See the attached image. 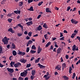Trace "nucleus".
Listing matches in <instances>:
<instances>
[{"label": "nucleus", "mask_w": 80, "mask_h": 80, "mask_svg": "<svg viewBox=\"0 0 80 80\" xmlns=\"http://www.w3.org/2000/svg\"><path fill=\"white\" fill-rule=\"evenodd\" d=\"M9 40H10V38H7L6 37H5L4 38H2V41L4 43V45H7Z\"/></svg>", "instance_id": "1"}, {"label": "nucleus", "mask_w": 80, "mask_h": 80, "mask_svg": "<svg viewBox=\"0 0 80 80\" xmlns=\"http://www.w3.org/2000/svg\"><path fill=\"white\" fill-rule=\"evenodd\" d=\"M71 21L72 23H74L75 25H77V23H78V21H77L76 20L73 19H72L71 20Z\"/></svg>", "instance_id": "2"}, {"label": "nucleus", "mask_w": 80, "mask_h": 80, "mask_svg": "<svg viewBox=\"0 0 80 80\" xmlns=\"http://www.w3.org/2000/svg\"><path fill=\"white\" fill-rule=\"evenodd\" d=\"M18 52L17 53L19 55H22V56H23V55H25V52H22L20 51L19 50L18 51Z\"/></svg>", "instance_id": "3"}, {"label": "nucleus", "mask_w": 80, "mask_h": 80, "mask_svg": "<svg viewBox=\"0 0 80 80\" xmlns=\"http://www.w3.org/2000/svg\"><path fill=\"white\" fill-rule=\"evenodd\" d=\"M7 70L8 72H10V73H13V72H14L13 68H7Z\"/></svg>", "instance_id": "4"}, {"label": "nucleus", "mask_w": 80, "mask_h": 80, "mask_svg": "<svg viewBox=\"0 0 80 80\" xmlns=\"http://www.w3.org/2000/svg\"><path fill=\"white\" fill-rule=\"evenodd\" d=\"M19 62H20L23 63H25L27 62V59L25 60V59L24 58H21L20 59Z\"/></svg>", "instance_id": "5"}, {"label": "nucleus", "mask_w": 80, "mask_h": 80, "mask_svg": "<svg viewBox=\"0 0 80 80\" xmlns=\"http://www.w3.org/2000/svg\"><path fill=\"white\" fill-rule=\"evenodd\" d=\"M26 25L27 26H30L32 25H33V22L32 21H31L28 22L26 23Z\"/></svg>", "instance_id": "6"}, {"label": "nucleus", "mask_w": 80, "mask_h": 80, "mask_svg": "<svg viewBox=\"0 0 80 80\" xmlns=\"http://www.w3.org/2000/svg\"><path fill=\"white\" fill-rule=\"evenodd\" d=\"M42 50V48H40V46H39L38 47V54H40V53L41 52V51Z\"/></svg>", "instance_id": "7"}, {"label": "nucleus", "mask_w": 80, "mask_h": 80, "mask_svg": "<svg viewBox=\"0 0 80 80\" xmlns=\"http://www.w3.org/2000/svg\"><path fill=\"white\" fill-rule=\"evenodd\" d=\"M8 32H11L12 33H15V31L14 30L12 29V28H10L8 30Z\"/></svg>", "instance_id": "8"}, {"label": "nucleus", "mask_w": 80, "mask_h": 80, "mask_svg": "<svg viewBox=\"0 0 80 80\" xmlns=\"http://www.w3.org/2000/svg\"><path fill=\"white\" fill-rule=\"evenodd\" d=\"M62 70L63 71L65 68H66V67L67 66L66 65V63H63L62 64Z\"/></svg>", "instance_id": "9"}, {"label": "nucleus", "mask_w": 80, "mask_h": 80, "mask_svg": "<svg viewBox=\"0 0 80 80\" xmlns=\"http://www.w3.org/2000/svg\"><path fill=\"white\" fill-rule=\"evenodd\" d=\"M38 65H39V67L40 68H45V66H43L42 65H41L40 63H38Z\"/></svg>", "instance_id": "10"}, {"label": "nucleus", "mask_w": 80, "mask_h": 80, "mask_svg": "<svg viewBox=\"0 0 80 80\" xmlns=\"http://www.w3.org/2000/svg\"><path fill=\"white\" fill-rule=\"evenodd\" d=\"M20 75L22 77H25L26 76H27V74L23 72H22L21 73Z\"/></svg>", "instance_id": "11"}, {"label": "nucleus", "mask_w": 80, "mask_h": 80, "mask_svg": "<svg viewBox=\"0 0 80 80\" xmlns=\"http://www.w3.org/2000/svg\"><path fill=\"white\" fill-rule=\"evenodd\" d=\"M62 49L60 48H58L57 50V54H59L60 53V52H61V50Z\"/></svg>", "instance_id": "12"}, {"label": "nucleus", "mask_w": 80, "mask_h": 80, "mask_svg": "<svg viewBox=\"0 0 80 80\" xmlns=\"http://www.w3.org/2000/svg\"><path fill=\"white\" fill-rule=\"evenodd\" d=\"M14 12L15 13H16V14H17V13L20 14V12H21L20 10H17V11H14Z\"/></svg>", "instance_id": "13"}, {"label": "nucleus", "mask_w": 80, "mask_h": 80, "mask_svg": "<svg viewBox=\"0 0 80 80\" xmlns=\"http://www.w3.org/2000/svg\"><path fill=\"white\" fill-rule=\"evenodd\" d=\"M42 29V26L39 25L38 27H37V30H38V31H40Z\"/></svg>", "instance_id": "14"}, {"label": "nucleus", "mask_w": 80, "mask_h": 80, "mask_svg": "<svg viewBox=\"0 0 80 80\" xmlns=\"http://www.w3.org/2000/svg\"><path fill=\"white\" fill-rule=\"evenodd\" d=\"M36 72H35V70H32V75L33 76H34L35 75Z\"/></svg>", "instance_id": "15"}, {"label": "nucleus", "mask_w": 80, "mask_h": 80, "mask_svg": "<svg viewBox=\"0 0 80 80\" xmlns=\"http://www.w3.org/2000/svg\"><path fill=\"white\" fill-rule=\"evenodd\" d=\"M23 5V2L21 1L19 2L18 5L19 6V7H22Z\"/></svg>", "instance_id": "16"}, {"label": "nucleus", "mask_w": 80, "mask_h": 80, "mask_svg": "<svg viewBox=\"0 0 80 80\" xmlns=\"http://www.w3.org/2000/svg\"><path fill=\"white\" fill-rule=\"evenodd\" d=\"M46 12H50L51 13H52V12L50 11V8H46Z\"/></svg>", "instance_id": "17"}, {"label": "nucleus", "mask_w": 80, "mask_h": 80, "mask_svg": "<svg viewBox=\"0 0 80 80\" xmlns=\"http://www.w3.org/2000/svg\"><path fill=\"white\" fill-rule=\"evenodd\" d=\"M63 77L64 80H69V78L66 76H63Z\"/></svg>", "instance_id": "18"}, {"label": "nucleus", "mask_w": 80, "mask_h": 80, "mask_svg": "<svg viewBox=\"0 0 80 80\" xmlns=\"http://www.w3.org/2000/svg\"><path fill=\"white\" fill-rule=\"evenodd\" d=\"M42 27H44V28H48V25L46 24V23H44Z\"/></svg>", "instance_id": "19"}, {"label": "nucleus", "mask_w": 80, "mask_h": 80, "mask_svg": "<svg viewBox=\"0 0 80 80\" xmlns=\"http://www.w3.org/2000/svg\"><path fill=\"white\" fill-rule=\"evenodd\" d=\"M77 47V46H76V45L75 44H74L73 46L72 47V50L73 51H75L76 48Z\"/></svg>", "instance_id": "20"}, {"label": "nucleus", "mask_w": 80, "mask_h": 80, "mask_svg": "<svg viewBox=\"0 0 80 80\" xmlns=\"http://www.w3.org/2000/svg\"><path fill=\"white\" fill-rule=\"evenodd\" d=\"M12 54L13 55V56L17 55V52L16 51L14 50L12 51Z\"/></svg>", "instance_id": "21"}, {"label": "nucleus", "mask_w": 80, "mask_h": 80, "mask_svg": "<svg viewBox=\"0 0 80 80\" xmlns=\"http://www.w3.org/2000/svg\"><path fill=\"white\" fill-rule=\"evenodd\" d=\"M28 10H29L30 11H34L33 6L31 7L30 8L28 9Z\"/></svg>", "instance_id": "22"}, {"label": "nucleus", "mask_w": 80, "mask_h": 80, "mask_svg": "<svg viewBox=\"0 0 80 80\" xmlns=\"http://www.w3.org/2000/svg\"><path fill=\"white\" fill-rule=\"evenodd\" d=\"M51 44V42H48L47 43V44H46L45 47H48V46L49 45Z\"/></svg>", "instance_id": "23"}, {"label": "nucleus", "mask_w": 80, "mask_h": 80, "mask_svg": "<svg viewBox=\"0 0 80 80\" xmlns=\"http://www.w3.org/2000/svg\"><path fill=\"white\" fill-rule=\"evenodd\" d=\"M18 26L19 27H20V28H21V29H22V30H23V27L22 26V25L21 24H18Z\"/></svg>", "instance_id": "24"}, {"label": "nucleus", "mask_w": 80, "mask_h": 80, "mask_svg": "<svg viewBox=\"0 0 80 80\" xmlns=\"http://www.w3.org/2000/svg\"><path fill=\"white\" fill-rule=\"evenodd\" d=\"M30 52L31 53H36V51L32 50H30Z\"/></svg>", "instance_id": "25"}, {"label": "nucleus", "mask_w": 80, "mask_h": 80, "mask_svg": "<svg viewBox=\"0 0 80 80\" xmlns=\"http://www.w3.org/2000/svg\"><path fill=\"white\" fill-rule=\"evenodd\" d=\"M31 48L33 50H36V47L35 45H33L31 47Z\"/></svg>", "instance_id": "26"}, {"label": "nucleus", "mask_w": 80, "mask_h": 80, "mask_svg": "<svg viewBox=\"0 0 80 80\" xmlns=\"http://www.w3.org/2000/svg\"><path fill=\"white\" fill-rule=\"evenodd\" d=\"M44 37L45 39H46V40H48V36H47V34H46L44 35Z\"/></svg>", "instance_id": "27"}, {"label": "nucleus", "mask_w": 80, "mask_h": 80, "mask_svg": "<svg viewBox=\"0 0 80 80\" xmlns=\"http://www.w3.org/2000/svg\"><path fill=\"white\" fill-rule=\"evenodd\" d=\"M12 48H13V49H14V48H15V45L14 44V43H12Z\"/></svg>", "instance_id": "28"}, {"label": "nucleus", "mask_w": 80, "mask_h": 80, "mask_svg": "<svg viewBox=\"0 0 80 80\" xmlns=\"http://www.w3.org/2000/svg\"><path fill=\"white\" fill-rule=\"evenodd\" d=\"M40 58H38L37 60H35V63H38L40 60Z\"/></svg>", "instance_id": "29"}, {"label": "nucleus", "mask_w": 80, "mask_h": 80, "mask_svg": "<svg viewBox=\"0 0 80 80\" xmlns=\"http://www.w3.org/2000/svg\"><path fill=\"white\" fill-rule=\"evenodd\" d=\"M75 36V33H72L71 35V37L72 38H73Z\"/></svg>", "instance_id": "30"}, {"label": "nucleus", "mask_w": 80, "mask_h": 80, "mask_svg": "<svg viewBox=\"0 0 80 80\" xmlns=\"http://www.w3.org/2000/svg\"><path fill=\"white\" fill-rule=\"evenodd\" d=\"M14 14V13L13 12L11 14H8L7 15L8 17H11L12 15H13Z\"/></svg>", "instance_id": "31"}, {"label": "nucleus", "mask_w": 80, "mask_h": 80, "mask_svg": "<svg viewBox=\"0 0 80 80\" xmlns=\"http://www.w3.org/2000/svg\"><path fill=\"white\" fill-rule=\"evenodd\" d=\"M43 3V1H41V2H39L38 4V6H40L42 5V3Z\"/></svg>", "instance_id": "32"}, {"label": "nucleus", "mask_w": 80, "mask_h": 80, "mask_svg": "<svg viewBox=\"0 0 80 80\" xmlns=\"http://www.w3.org/2000/svg\"><path fill=\"white\" fill-rule=\"evenodd\" d=\"M75 76H76V75H75V73H74L72 75V78L74 79V78H75Z\"/></svg>", "instance_id": "33"}, {"label": "nucleus", "mask_w": 80, "mask_h": 80, "mask_svg": "<svg viewBox=\"0 0 80 80\" xmlns=\"http://www.w3.org/2000/svg\"><path fill=\"white\" fill-rule=\"evenodd\" d=\"M30 50V48H29V47H28L26 49V52L27 53H28L29 52V51Z\"/></svg>", "instance_id": "34"}, {"label": "nucleus", "mask_w": 80, "mask_h": 80, "mask_svg": "<svg viewBox=\"0 0 80 80\" xmlns=\"http://www.w3.org/2000/svg\"><path fill=\"white\" fill-rule=\"evenodd\" d=\"M35 77L34 76L31 75V76L30 78L31 80H33V78H35Z\"/></svg>", "instance_id": "35"}, {"label": "nucleus", "mask_w": 80, "mask_h": 80, "mask_svg": "<svg viewBox=\"0 0 80 80\" xmlns=\"http://www.w3.org/2000/svg\"><path fill=\"white\" fill-rule=\"evenodd\" d=\"M28 43L29 45H31V44L33 43V41L30 40Z\"/></svg>", "instance_id": "36"}, {"label": "nucleus", "mask_w": 80, "mask_h": 80, "mask_svg": "<svg viewBox=\"0 0 80 80\" xmlns=\"http://www.w3.org/2000/svg\"><path fill=\"white\" fill-rule=\"evenodd\" d=\"M30 67H31V64H27L26 66L27 68H29Z\"/></svg>", "instance_id": "37"}, {"label": "nucleus", "mask_w": 80, "mask_h": 80, "mask_svg": "<svg viewBox=\"0 0 80 80\" xmlns=\"http://www.w3.org/2000/svg\"><path fill=\"white\" fill-rule=\"evenodd\" d=\"M50 77H51V75H50L48 77V78H45V80H48V79H49V78H50Z\"/></svg>", "instance_id": "38"}, {"label": "nucleus", "mask_w": 80, "mask_h": 80, "mask_svg": "<svg viewBox=\"0 0 80 80\" xmlns=\"http://www.w3.org/2000/svg\"><path fill=\"white\" fill-rule=\"evenodd\" d=\"M12 19H8V21L9 23H11L12 22Z\"/></svg>", "instance_id": "39"}, {"label": "nucleus", "mask_w": 80, "mask_h": 80, "mask_svg": "<svg viewBox=\"0 0 80 80\" xmlns=\"http://www.w3.org/2000/svg\"><path fill=\"white\" fill-rule=\"evenodd\" d=\"M14 67H15V68H18V67H19L17 64H14Z\"/></svg>", "instance_id": "40"}, {"label": "nucleus", "mask_w": 80, "mask_h": 80, "mask_svg": "<svg viewBox=\"0 0 80 80\" xmlns=\"http://www.w3.org/2000/svg\"><path fill=\"white\" fill-rule=\"evenodd\" d=\"M17 64H18V67H20V65H22V64H21V63H20L19 62H18L17 63Z\"/></svg>", "instance_id": "41"}, {"label": "nucleus", "mask_w": 80, "mask_h": 80, "mask_svg": "<svg viewBox=\"0 0 80 80\" xmlns=\"http://www.w3.org/2000/svg\"><path fill=\"white\" fill-rule=\"evenodd\" d=\"M18 80H23V78L22 77H19L18 78Z\"/></svg>", "instance_id": "42"}, {"label": "nucleus", "mask_w": 80, "mask_h": 80, "mask_svg": "<svg viewBox=\"0 0 80 80\" xmlns=\"http://www.w3.org/2000/svg\"><path fill=\"white\" fill-rule=\"evenodd\" d=\"M33 0H28V3H31V2H32Z\"/></svg>", "instance_id": "43"}, {"label": "nucleus", "mask_w": 80, "mask_h": 80, "mask_svg": "<svg viewBox=\"0 0 80 80\" xmlns=\"http://www.w3.org/2000/svg\"><path fill=\"white\" fill-rule=\"evenodd\" d=\"M28 35L29 37H31L32 36V32H29L28 33Z\"/></svg>", "instance_id": "44"}, {"label": "nucleus", "mask_w": 80, "mask_h": 80, "mask_svg": "<svg viewBox=\"0 0 80 80\" xmlns=\"http://www.w3.org/2000/svg\"><path fill=\"white\" fill-rule=\"evenodd\" d=\"M13 58V56H10L9 58V59L10 60H12V59Z\"/></svg>", "instance_id": "45"}, {"label": "nucleus", "mask_w": 80, "mask_h": 80, "mask_svg": "<svg viewBox=\"0 0 80 80\" xmlns=\"http://www.w3.org/2000/svg\"><path fill=\"white\" fill-rule=\"evenodd\" d=\"M78 30L77 29V30H74V33H78Z\"/></svg>", "instance_id": "46"}, {"label": "nucleus", "mask_w": 80, "mask_h": 80, "mask_svg": "<svg viewBox=\"0 0 80 80\" xmlns=\"http://www.w3.org/2000/svg\"><path fill=\"white\" fill-rule=\"evenodd\" d=\"M50 50H53V45H52L51 47L50 48Z\"/></svg>", "instance_id": "47"}, {"label": "nucleus", "mask_w": 80, "mask_h": 80, "mask_svg": "<svg viewBox=\"0 0 80 80\" xmlns=\"http://www.w3.org/2000/svg\"><path fill=\"white\" fill-rule=\"evenodd\" d=\"M22 33H18V37H20V36H22Z\"/></svg>", "instance_id": "48"}, {"label": "nucleus", "mask_w": 80, "mask_h": 80, "mask_svg": "<svg viewBox=\"0 0 80 80\" xmlns=\"http://www.w3.org/2000/svg\"><path fill=\"white\" fill-rule=\"evenodd\" d=\"M4 67V66L1 64V63L0 62V67L1 68H2V67Z\"/></svg>", "instance_id": "49"}, {"label": "nucleus", "mask_w": 80, "mask_h": 80, "mask_svg": "<svg viewBox=\"0 0 80 80\" xmlns=\"http://www.w3.org/2000/svg\"><path fill=\"white\" fill-rule=\"evenodd\" d=\"M67 8H68L67 10V11H69V10H70V6H69Z\"/></svg>", "instance_id": "50"}, {"label": "nucleus", "mask_w": 80, "mask_h": 80, "mask_svg": "<svg viewBox=\"0 0 80 80\" xmlns=\"http://www.w3.org/2000/svg\"><path fill=\"white\" fill-rule=\"evenodd\" d=\"M60 37H63V33L62 32H60Z\"/></svg>", "instance_id": "51"}, {"label": "nucleus", "mask_w": 80, "mask_h": 80, "mask_svg": "<svg viewBox=\"0 0 80 80\" xmlns=\"http://www.w3.org/2000/svg\"><path fill=\"white\" fill-rule=\"evenodd\" d=\"M59 40H64V37L59 38Z\"/></svg>", "instance_id": "52"}, {"label": "nucleus", "mask_w": 80, "mask_h": 80, "mask_svg": "<svg viewBox=\"0 0 80 80\" xmlns=\"http://www.w3.org/2000/svg\"><path fill=\"white\" fill-rule=\"evenodd\" d=\"M59 68V65H57L55 68V69H58Z\"/></svg>", "instance_id": "53"}, {"label": "nucleus", "mask_w": 80, "mask_h": 80, "mask_svg": "<svg viewBox=\"0 0 80 80\" xmlns=\"http://www.w3.org/2000/svg\"><path fill=\"white\" fill-rule=\"evenodd\" d=\"M69 56L68 55H66V59H68V57Z\"/></svg>", "instance_id": "54"}, {"label": "nucleus", "mask_w": 80, "mask_h": 80, "mask_svg": "<svg viewBox=\"0 0 80 80\" xmlns=\"http://www.w3.org/2000/svg\"><path fill=\"white\" fill-rule=\"evenodd\" d=\"M78 60V59L77 58H76L75 59H74V62H76Z\"/></svg>", "instance_id": "55"}, {"label": "nucleus", "mask_w": 80, "mask_h": 80, "mask_svg": "<svg viewBox=\"0 0 80 80\" xmlns=\"http://www.w3.org/2000/svg\"><path fill=\"white\" fill-rule=\"evenodd\" d=\"M55 10H58L59 9V8H57V7H55Z\"/></svg>", "instance_id": "56"}, {"label": "nucleus", "mask_w": 80, "mask_h": 80, "mask_svg": "<svg viewBox=\"0 0 80 80\" xmlns=\"http://www.w3.org/2000/svg\"><path fill=\"white\" fill-rule=\"evenodd\" d=\"M41 15H42L41 14H40L38 15V16L37 18H38H38H40V17H41Z\"/></svg>", "instance_id": "57"}, {"label": "nucleus", "mask_w": 80, "mask_h": 80, "mask_svg": "<svg viewBox=\"0 0 80 80\" xmlns=\"http://www.w3.org/2000/svg\"><path fill=\"white\" fill-rule=\"evenodd\" d=\"M58 73L57 72H55L54 73V75H58Z\"/></svg>", "instance_id": "58"}, {"label": "nucleus", "mask_w": 80, "mask_h": 80, "mask_svg": "<svg viewBox=\"0 0 80 80\" xmlns=\"http://www.w3.org/2000/svg\"><path fill=\"white\" fill-rule=\"evenodd\" d=\"M63 32L65 33H68V32L66 30H64V31H63Z\"/></svg>", "instance_id": "59"}, {"label": "nucleus", "mask_w": 80, "mask_h": 80, "mask_svg": "<svg viewBox=\"0 0 80 80\" xmlns=\"http://www.w3.org/2000/svg\"><path fill=\"white\" fill-rule=\"evenodd\" d=\"M56 38H52V40L53 41H54V40H56Z\"/></svg>", "instance_id": "60"}, {"label": "nucleus", "mask_w": 80, "mask_h": 80, "mask_svg": "<svg viewBox=\"0 0 80 80\" xmlns=\"http://www.w3.org/2000/svg\"><path fill=\"white\" fill-rule=\"evenodd\" d=\"M28 20L29 21H31V20H32V18H28Z\"/></svg>", "instance_id": "61"}, {"label": "nucleus", "mask_w": 80, "mask_h": 80, "mask_svg": "<svg viewBox=\"0 0 80 80\" xmlns=\"http://www.w3.org/2000/svg\"><path fill=\"white\" fill-rule=\"evenodd\" d=\"M77 39H78V40H80V37H79V36H77Z\"/></svg>", "instance_id": "62"}, {"label": "nucleus", "mask_w": 80, "mask_h": 80, "mask_svg": "<svg viewBox=\"0 0 80 80\" xmlns=\"http://www.w3.org/2000/svg\"><path fill=\"white\" fill-rule=\"evenodd\" d=\"M69 70H70V71L72 70V67H69Z\"/></svg>", "instance_id": "63"}, {"label": "nucleus", "mask_w": 80, "mask_h": 80, "mask_svg": "<svg viewBox=\"0 0 80 80\" xmlns=\"http://www.w3.org/2000/svg\"><path fill=\"white\" fill-rule=\"evenodd\" d=\"M1 3L2 5H4V4H5V2H4L2 1L1 2Z\"/></svg>", "instance_id": "64"}]
</instances>
